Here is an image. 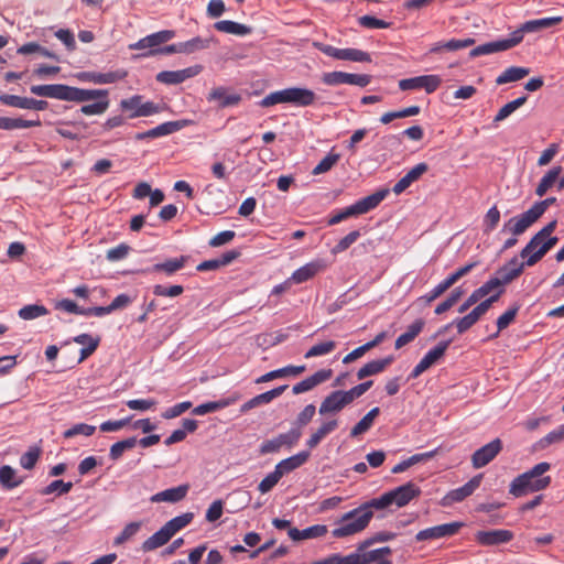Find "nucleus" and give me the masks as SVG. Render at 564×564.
<instances>
[{
  "label": "nucleus",
  "instance_id": "obj_1",
  "mask_svg": "<svg viewBox=\"0 0 564 564\" xmlns=\"http://www.w3.org/2000/svg\"><path fill=\"white\" fill-rule=\"evenodd\" d=\"M393 496H381L345 512L335 522L332 530L334 539H345L362 532L373 517V509L382 510L390 507Z\"/></svg>",
  "mask_w": 564,
  "mask_h": 564
},
{
  "label": "nucleus",
  "instance_id": "obj_2",
  "mask_svg": "<svg viewBox=\"0 0 564 564\" xmlns=\"http://www.w3.org/2000/svg\"><path fill=\"white\" fill-rule=\"evenodd\" d=\"M317 100L316 94L304 87H289L272 91L261 99L259 105L268 108L278 104H291L296 107H310Z\"/></svg>",
  "mask_w": 564,
  "mask_h": 564
},
{
  "label": "nucleus",
  "instance_id": "obj_3",
  "mask_svg": "<svg viewBox=\"0 0 564 564\" xmlns=\"http://www.w3.org/2000/svg\"><path fill=\"white\" fill-rule=\"evenodd\" d=\"M556 202V197H547L534 203L527 212L507 220L502 226L501 232H509L514 236L524 234Z\"/></svg>",
  "mask_w": 564,
  "mask_h": 564
},
{
  "label": "nucleus",
  "instance_id": "obj_4",
  "mask_svg": "<svg viewBox=\"0 0 564 564\" xmlns=\"http://www.w3.org/2000/svg\"><path fill=\"white\" fill-rule=\"evenodd\" d=\"M551 465L546 462L536 464L530 470L519 475L510 485L509 494H520L523 491H541L549 487L550 476H544Z\"/></svg>",
  "mask_w": 564,
  "mask_h": 564
},
{
  "label": "nucleus",
  "instance_id": "obj_5",
  "mask_svg": "<svg viewBox=\"0 0 564 564\" xmlns=\"http://www.w3.org/2000/svg\"><path fill=\"white\" fill-rule=\"evenodd\" d=\"M388 194L389 189L387 188L377 191L376 193L357 200L355 204L333 214L327 224L333 226L348 219L349 217L367 214L368 212L379 206V204L387 197Z\"/></svg>",
  "mask_w": 564,
  "mask_h": 564
},
{
  "label": "nucleus",
  "instance_id": "obj_6",
  "mask_svg": "<svg viewBox=\"0 0 564 564\" xmlns=\"http://www.w3.org/2000/svg\"><path fill=\"white\" fill-rule=\"evenodd\" d=\"M30 90L36 96L75 102H86L87 99L93 97L89 93L83 91L82 88L64 84L33 85Z\"/></svg>",
  "mask_w": 564,
  "mask_h": 564
},
{
  "label": "nucleus",
  "instance_id": "obj_7",
  "mask_svg": "<svg viewBox=\"0 0 564 564\" xmlns=\"http://www.w3.org/2000/svg\"><path fill=\"white\" fill-rule=\"evenodd\" d=\"M142 95H133L120 101V109L128 112V118L150 117L162 111V107L153 101H143Z\"/></svg>",
  "mask_w": 564,
  "mask_h": 564
},
{
  "label": "nucleus",
  "instance_id": "obj_8",
  "mask_svg": "<svg viewBox=\"0 0 564 564\" xmlns=\"http://www.w3.org/2000/svg\"><path fill=\"white\" fill-rule=\"evenodd\" d=\"M313 46L324 53L325 55L340 61H350L359 63H370L371 56L369 53L358 48H337L329 44L322 42H314Z\"/></svg>",
  "mask_w": 564,
  "mask_h": 564
},
{
  "label": "nucleus",
  "instance_id": "obj_9",
  "mask_svg": "<svg viewBox=\"0 0 564 564\" xmlns=\"http://www.w3.org/2000/svg\"><path fill=\"white\" fill-rule=\"evenodd\" d=\"M398 85L402 91L422 89L430 95L440 88L442 78L438 75H421L401 79Z\"/></svg>",
  "mask_w": 564,
  "mask_h": 564
},
{
  "label": "nucleus",
  "instance_id": "obj_10",
  "mask_svg": "<svg viewBox=\"0 0 564 564\" xmlns=\"http://www.w3.org/2000/svg\"><path fill=\"white\" fill-rule=\"evenodd\" d=\"M463 522L455 521L451 523H443L435 527L426 528L424 530L419 531L415 534V540L417 542H421L449 538L457 534L458 531L463 528Z\"/></svg>",
  "mask_w": 564,
  "mask_h": 564
},
{
  "label": "nucleus",
  "instance_id": "obj_11",
  "mask_svg": "<svg viewBox=\"0 0 564 564\" xmlns=\"http://www.w3.org/2000/svg\"><path fill=\"white\" fill-rule=\"evenodd\" d=\"M301 436L302 431L300 429H291L286 433H281L276 437L263 442L261 445V453H274L278 452L282 446L292 448L297 444Z\"/></svg>",
  "mask_w": 564,
  "mask_h": 564
},
{
  "label": "nucleus",
  "instance_id": "obj_12",
  "mask_svg": "<svg viewBox=\"0 0 564 564\" xmlns=\"http://www.w3.org/2000/svg\"><path fill=\"white\" fill-rule=\"evenodd\" d=\"M449 344V340L441 341L434 348L429 350L419 361V364L413 368L410 378L415 379L420 377L424 371L435 365L445 355Z\"/></svg>",
  "mask_w": 564,
  "mask_h": 564
},
{
  "label": "nucleus",
  "instance_id": "obj_13",
  "mask_svg": "<svg viewBox=\"0 0 564 564\" xmlns=\"http://www.w3.org/2000/svg\"><path fill=\"white\" fill-rule=\"evenodd\" d=\"M89 93L93 97L86 101L95 100L93 104L84 105L80 112L86 116L102 115L109 107L108 90L106 89H83Z\"/></svg>",
  "mask_w": 564,
  "mask_h": 564
},
{
  "label": "nucleus",
  "instance_id": "obj_14",
  "mask_svg": "<svg viewBox=\"0 0 564 564\" xmlns=\"http://www.w3.org/2000/svg\"><path fill=\"white\" fill-rule=\"evenodd\" d=\"M200 65L189 66L178 70H163L156 74V80L165 85H177L185 82L188 78L195 77L202 72Z\"/></svg>",
  "mask_w": 564,
  "mask_h": 564
},
{
  "label": "nucleus",
  "instance_id": "obj_15",
  "mask_svg": "<svg viewBox=\"0 0 564 564\" xmlns=\"http://www.w3.org/2000/svg\"><path fill=\"white\" fill-rule=\"evenodd\" d=\"M502 442L495 438L488 444L478 448L471 456V463L475 468H481L488 465L501 452Z\"/></svg>",
  "mask_w": 564,
  "mask_h": 564
},
{
  "label": "nucleus",
  "instance_id": "obj_16",
  "mask_svg": "<svg viewBox=\"0 0 564 564\" xmlns=\"http://www.w3.org/2000/svg\"><path fill=\"white\" fill-rule=\"evenodd\" d=\"M175 36V32L172 30H162L145 37L140 39L138 42L129 45L130 50H160L159 46L171 41Z\"/></svg>",
  "mask_w": 564,
  "mask_h": 564
},
{
  "label": "nucleus",
  "instance_id": "obj_17",
  "mask_svg": "<svg viewBox=\"0 0 564 564\" xmlns=\"http://www.w3.org/2000/svg\"><path fill=\"white\" fill-rule=\"evenodd\" d=\"M350 404L348 397L344 390H335L330 392L321 403L318 413L321 415L335 414Z\"/></svg>",
  "mask_w": 564,
  "mask_h": 564
},
{
  "label": "nucleus",
  "instance_id": "obj_18",
  "mask_svg": "<svg viewBox=\"0 0 564 564\" xmlns=\"http://www.w3.org/2000/svg\"><path fill=\"white\" fill-rule=\"evenodd\" d=\"M513 532L510 530L498 529L488 531H478L475 534V540L482 546H494L506 544L513 539Z\"/></svg>",
  "mask_w": 564,
  "mask_h": 564
},
{
  "label": "nucleus",
  "instance_id": "obj_19",
  "mask_svg": "<svg viewBox=\"0 0 564 564\" xmlns=\"http://www.w3.org/2000/svg\"><path fill=\"white\" fill-rule=\"evenodd\" d=\"M0 102L2 105L20 108V109H30V110H45L48 106L45 100H37L28 97H21L17 95L2 94L0 96Z\"/></svg>",
  "mask_w": 564,
  "mask_h": 564
},
{
  "label": "nucleus",
  "instance_id": "obj_20",
  "mask_svg": "<svg viewBox=\"0 0 564 564\" xmlns=\"http://www.w3.org/2000/svg\"><path fill=\"white\" fill-rule=\"evenodd\" d=\"M356 553L359 557L360 564H392V561L390 560L392 550L389 546H383L373 550H360L359 545Z\"/></svg>",
  "mask_w": 564,
  "mask_h": 564
},
{
  "label": "nucleus",
  "instance_id": "obj_21",
  "mask_svg": "<svg viewBox=\"0 0 564 564\" xmlns=\"http://www.w3.org/2000/svg\"><path fill=\"white\" fill-rule=\"evenodd\" d=\"M207 100L216 101L218 107L226 108L237 106L241 101V95L231 88L219 86L209 91Z\"/></svg>",
  "mask_w": 564,
  "mask_h": 564
},
{
  "label": "nucleus",
  "instance_id": "obj_22",
  "mask_svg": "<svg viewBox=\"0 0 564 564\" xmlns=\"http://www.w3.org/2000/svg\"><path fill=\"white\" fill-rule=\"evenodd\" d=\"M332 376H333L332 369H321V370L316 371L314 375H312V376L305 378L304 380L297 382L296 384H294L292 388V392L294 394H301V393L307 392V391L314 389L315 387H317L318 384L324 383L327 380H329L332 378Z\"/></svg>",
  "mask_w": 564,
  "mask_h": 564
},
{
  "label": "nucleus",
  "instance_id": "obj_23",
  "mask_svg": "<svg viewBox=\"0 0 564 564\" xmlns=\"http://www.w3.org/2000/svg\"><path fill=\"white\" fill-rule=\"evenodd\" d=\"M128 76V72L123 68L116 70L99 73V72H85L80 75V78L94 84H113L124 79Z\"/></svg>",
  "mask_w": 564,
  "mask_h": 564
},
{
  "label": "nucleus",
  "instance_id": "obj_24",
  "mask_svg": "<svg viewBox=\"0 0 564 564\" xmlns=\"http://www.w3.org/2000/svg\"><path fill=\"white\" fill-rule=\"evenodd\" d=\"M429 170L425 162L419 163L413 166L403 177H401L393 186L392 191L395 195L402 194L414 182H416Z\"/></svg>",
  "mask_w": 564,
  "mask_h": 564
},
{
  "label": "nucleus",
  "instance_id": "obj_25",
  "mask_svg": "<svg viewBox=\"0 0 564 564\" xmlns=\"http://www.w3.org/2000/svg\"><path fill=\"white\" fill-rule=\"evenodd\" d=\"M525 267V261L519 262L518 258L513 257L510 261H508L503 267H501L497 271V278L499 279L503 286L505 284H508L518 276H520Z\"/></svg>",
  "mask_w": 564,
  "mask_h": 564
},
{
  "label": "nucleus",
  "instance_id": "obj_26",
  "mask_svg": "<svg viewBox=\"0 0 564 564\" xmlns=\"http://www.w3.org/2000/svg\"><path fill=\"white\" fill-rule=\"evenodd\" d=\"M324 269L325 264L322 260L312 261L295 270L292 273L290 280L296 284H300L308 281Z\"/></svg>",
  "mask_w": 564,
  "mask_h": 564
},
{
  "label": "nucleus",
  "instance_id": "obj_27",
  "mask_svg": "<svg viewBox=\"0 0 564 564\" xmlns=\"http://www.w3.org/2000/svg\"><path fill=\"white\" fill-rule=\"evenodd\" d=\"M328 532V528L325 524H315L303 530H299L296 528H290L288 531V535L293 541H302L310 539H317L326 535Z\"/></svg>",
  "mask_w": 564,
  "mask_h": 564
},
{
  "label": "nucleus",
  "instance_id": "obj_28",
  "mask_svg": "<svg viewBox=\"0 0 564 564\" xmlns=\"http://www.w3.org/2000/svg\"><path fill=\"white\" fill-rule=\"evenodd\" d=\"M393 356H388L382 359H376L364 365L357 372L358 380H362L367 377L381 373L393 362Z\"/></svg>",
  "mask_w": 564,
  "mask_h": 564
},
{
  "label": "nucleus",
  "instance_id": "obj_29",
  "mask_svg": "<svg viewBox=\"0 0 564 564\" xmlns=\"http://www.w3.org/2000/svg\"><path fill=\"white\" fill-rule=\"evenodd\" d=\"M550 251L546 243L544 242V239L540 241L539 243L534 245L533 247H529V242L527 246L521 250L520 257L525 259L527 267H533L539 261L542 260V258Z\"/></svg>",
  "mask_w": 564,
  "mask_h": 564
},
{
  "label": "nucleus",
  "instance_id": "obj_30",
  "mask_svg": "<svg viewBox=\"0 0 564 564\" xmlns=\"http://www.w3.org/2000/svg\"><path fill=\"white\" fill-rule=\"evenodd\" d=\"M310 458V452L308 451H302L291 457H288L283 460H281L275 466V471H280V476L282 477L285 474L291 473L292 470L301 467L303 464L307 462Z\"/></svg>",
  "mask_w": 564,
  "mask_h": 564
},
{
  "label": "nucleus",
  "instance_id": "obj_31",
  "mask_svg": "<svg viewBox=\"0 0 564 564\" xmlns=\"http://www.w3.org/2000/svg\"><path fill=\"white\" fill-rule=\"evenodd\" d=\"M338 427V421L336 419L323 422L319 427L313 432L310 438L306 441V446L310 449L315 448L318 444L332 432Z\"/></svg>",
  "mask_w": 564,
  "mask_h": 564
},
{
  "label": "nucleus",
  "instance_id": "obj_32",
  "mask_svg": "<svg viewBox=\"0 0 564 564\" xmlns=\"http://www.w3.org/2000/svg\"><path fill=\"white\" fill-rule=\"evenodd\" d=\"M474 43H475V40L471 37L452 39V40H448L445 42L434 43L430 48V53H440L442 51L455 52V51H459V50L469 47Z\"/></svg>",
  "mask_w": 564,
  "mask_h": 564
},
{
  "label": "nucleus",
  "instance_id": "obj_33",
  "mask_svg": "<svg viewBox=\"0 0 564 564\" xmlns=\"http://www.w3.org/2000/svg\"><path fill=\"white\" fill-rule=\"evenodd\" d=\"M305 366H286V367H283V368H280V369H276V370H272V371H269L264 375H262L261 377H259L256 382L257 383H264V382H269L271 380H274V379H278V378H283V377H289V376H293V377H296L299 375H301L302 372L305 371Z\"/></svg>",
  "mask_w": 564,
  "mask_h": 564
},
{
  "label": "nucleus",
  "instance_id": "obj_34",
  "mask_svg": "<svg viewBox=\"0 0 564 564\" xmlns=\"http://www.w3.org/2000/svg\"><path fill=\"white\" fill-rule=\"evenodd\" d=\"M214 28L219 32L238 36L248 35L252 31L250 26L230 20L218 21L214 24Z\"/></svg>",
  "mask_w": 564,
  "mask_h": 564
},
{
  "label": "nucleus",
  "instance_id": "obj_35",
  "mask_svg": "<svg viewBox=\"0 0 564 564\" xmlns=\"http://www.w3.org/2000/svg\"><path fill=\"white\" fill-rule=\"evenodd\" d=\"M173 535L167 530L165 525H163L159 531L148 538L142 545L144 551H153L160 546L166 544Z\"/></svg>",
  "mask_w": 564,
  "mask_h": 564
},
{
  "label": "nucleus",
  "instance_id": "obj_36",
  "mask_svg": "<svg viewBox=\"0 0 564 564\" xmlns=\"http://www.w3.org/2000/svg\"><path fill=\"white\" fill-rule=\"evenodd\" d=\"M562 172V166H554L551 170H549L539 182L535 194L540 197L544 196L546 192L554 186V184L557 182L560 174Z\"/></svg>",
  "mask_w": 564,
  "mask_h": 564
},
{
  "label": "nucleus",
  "instance_id": "obj_37",
  "mask_svg": "<svg viewBox=\"0 0 564 564\" xmlns=\"http://www.w3.org/2000/svg\"><path fill=\"white\" fill-rule=\"evenodd\" d=\"M425 323L419 318L414 321L406 329L405 333L401 334L394 343L395 349H400L409 343L413 341L415 337L422 332Z\"/></svg>",
  "mask_w": 564,
  "mask_h": 564
},
{
  "label": "nucleus",
  "instance_id": "obj_38",
  "mask_svg": "<svg viewBox=\"0 0 564 564\" xmlns=\"http://www.w3.org/2000/svg\"><path fill=\"white\" fill-rule=\"evenodd\" d=\"M40 126L41 121L39 118L35 120H24L21 118L0 117V129L2 130L28 129Z\"/></svg>",
  "mask_w": 564,
  "mask_h": 564
},
{
  "label": "nucleus",
  "instance_id": "obj_39",
  "mask_svg": "<svg viewBox=\"0 0 564 564\" xmlns=\"http://www.w3.org/2000/svg\"><path fill=\"white\" fill-rule=\"evenodd\" d=\"M187 257L181 256L180 258L169 259L162 263L153 265L154 272H164L167 275L174 274L176 271L183 269L187 262Z\"/></svg>",
  "mask_w": 564,
  "mask_h": 564
},
{
  "label": "nucleus",
  "instance_id": "obj_40",
  "mask_svg": "<svg viewBox=\"0 0 564 564\" xmlns=\"http://www.w3.org/2000/svg\"><path fill=\"white\" fill-rule=\"evenodd\" d=\"M530 69L525 67L511 66L503 70L496 79L498 85L518 82L529 75Z\"/></svg>",
  "mask_w": 564,
  "mask_h": 564
},
{
  "label": "nucleus",
  "instance_id": "obj_41",
  "mask_svg": "<svg viewBox=\"0 0 564 564\" xmlns=\"http://www.w3.org/2000/svg\"><path fill=\"white\" fill-rule=\"evenodd\" d=\"M380 409L378 406L371 409L350 431L351 437H357L366 432H368L375 419L379 415Z\"/></svg>",
  "mask_w": 564,
  "mask_h": 564
},
{
  "label": "nucleus",
  "instance_id": "obj_42",
  "mask_svg": "<svg viewBox=\"0 0 564 564\" xmlns=\"http://www.w3.org/2000/svg\"><path fill=\"white\" fill-rule=\"evenodd\" d=\"M562 21H563V17H561V15L530 20V21L525 22V30H529L530 33H534V32H539L543 29H549L554 25H557Z\"/></svg>",
  "mask_w": 564,
  "mask_h": 564
},
{
  "label": "nucleus",
  "instance_id": "obj_43",
  "mask_svg": "<svg viewBox=\"0 0 564 564\" xmlns=\"http://www.w3.org/2000/svg\"><path fill=\"white\" fill-rule=\"evenodd\" d=\"M528 100L527 96H521L508 104H506L503 107L499 109L497 115L494 118V123L497 126L499 122L507 119L509 116H511L517 109L522 107Z\"/></svg>",
  "mask_w": 564,
  "mask_h": 564
},
{
  "label": "nucleus",
  "instance_id": "obj_44",
  "mask_svg": "<svg viewBox=\"0 0 564 564\" xmlns=\"http://www.w3.org/2000/svg\"><path fill=\"white\" fill-rule=\"evenodd\" d=\"M0 482L4 489H13L22 482V479L17 476L15 469L4 465L0 467Z\"/></svg>",
  "mask_w": 564,
  "mask_h": 564
},
{
  "label": "nucleus",
  "instance_id": "obj_45",
  "mask_svg": "<svg viewBox=\"0 0 564 564\" xmlns=\"http://www.w3.org/2000/svg\"><path fill=\"white\" fill-rule=\"evenodd\" d=\"M210 43L212 39H203L200 36L181 42L182 54H193L195 52L206 50L210 46Z\"/></svg>",
  "mask_w": 564,
  "mask_h": 564
},
{
  "label": "nucleus",
  "instance_id": "obj_46",
  "mask_svg": "<svg viewBox=\"0 0 564 564\" xmlns=\"http://www.w3.org/2000/svg\"><path fill=\"white\" fill-rule=\"evenodd\" d=\"M188 124L187 120H176V121H166L158 127L153 128L155 132V137H164L172 134L176 131H180L181 129L185 128Z\"/></svg>",
  "mask_w": 564,
  "mask_h": 564
},
{
  "label": "nucleus",
  "instance_id": "obj_47",
  "mask_svg": "<svg viewBox=\"0 0 564 564\" xmlns=\"http://www.w3.org/2000/svg\"><path fill=\"white\" fill-rule=\"evenodd\" d=\"M194 519L193 512H186L181 516H177L170 521H167L164 525L174 535L176 532L188 525Z\"/></svg>",
  "mask_w": 564,
  "mask_h": 564
},
{
  "label": "nucleus",
  "instance_id": "obj_48",
  "mask_svg": "<svg viewBox=\"0 0 564 564\" xmlns=\"http://www.w3.org/2000/svg\"><path fill=\"white\" fill-rule=\"evenodd\" d=\"M19 317L24 321L34 319L48 314V310L44 305L31 304L25 305L19 311Z\"/></svg>",
  "mask_w": 564,
  "mask_h": 564
},
{
  "label": "nucleus",
  "instance_id": "obj_49",
  "mask_svg": "<svg viewBox=\"0 0 564 564\" xmlns=\"http://www.w3.org/2000/svg\"><path fill=\"white\" fill-rule=\"evenodd\" d=\"M231 403H232V400H230V399H225V400H219V401H214V402H206V403L199 404L196 408H194L193 414L205 415L207 413H212L217 410L224 409V408L230 405Z\"/></svg>",
  "mask_w": 564,
  "mask_h": 564
},
{
  "label": "nucleus",
  "instance_id": "obj_50",
  "mask_svg": "<svg viewBox=\"0 0 564 564\" xmlns=\"http://www.w3.org/2000/svg\"><path fill=\"white\" fill-rule=\"evenodd\" d=\"M336 341L334 340H327L323 343H318L314 346H312L304 355L305 358H313V357H319L325 356L330 352H333L336 348Z\"/></svg>",
  "mask_w": 564,
  "mask_h": 564
},
{
  "label": "nucleus",
  "instance_id": "obj_51",
  "mask_svg": "<svg viewBox=\"0 0 564 564\" xmlns=\"http://www.w3.org/2000/svg\"><path fill=\"white\" fill-rule=\"evenodd\" d=\"M135 444H137L135 437H129V438H126L123 441L112 444L110 447V452H109L110 458L112 460L119 459L126 451L133 448L135 446Z\"/></svg>",
  "mask_w": 564,
  "mask_h": 564
},
{
  "label": "nucleus",
  "instance_id": "obj_52",
  "mask_svg": "<svg viewBox=\"0 0 564 564\" xmlns=\"http://www.w3.org/2000/svg\"><path fill=\"white\" fill-rule=\"evenodd\" d=\"M562 441H564V423L542 437L538 442V445L541 449H544L550 445L560 443Z\"/></svg>",
  "mask_w": 564,
  "mask_h": 564
},
{
  "label": "nucleus",
  "instance_id": "obj_53",
  "mask_svg": "<svg viewBox=\"0 0 564 564\" xmlns=\"http://www.w3.org/2000/svg\"><path fill=\"white\" fill-rule=\"evenodd\" d=\"M502 44L500 40L478 45L469 52L470 57H478L481 55H489L497 52H502Z\"/></svg>",
  "mask_w": 564,
  "mask_h": 564
},
{
  "label": "nucleus",
  "instance_id": "obj_54",
  "mask_svg": "<svg viewBox=\"0 0 564 564\" xmlns=\"http://www.w3.org/2000/svg\"><path fill=\"white\" fill-rule=\"evenodd\" d=\"M340 159L338 153H328L319 163L313 169V175H319L328 172Z\"/></svg>",
  "mask_w": 564,
  "mask_h": 564
},
{
  "label": "nucleus",
  "instance_id": "obj_55",
  "mask_svg": "<svg viewBox=\"0 0 564 564\" xmlns=\"http://www.w3.org/2000/svg\"><path fill=\"white\" fill-rule=\"evenodd\" d=\"M476 323L477 321L474 318V316L470 313H468L467 315L458 317L454 319L452 323L444 326V329H448L449 327L455 326L457 333L462 335L466 333L469 328H471Z\"/></svg>",
  "mask_w": 564,
  "mask_h": 564
},
{
  "label": "nucleus",
  "instance_id": "obj_56",
  "mask_svg": "<svg viewBox=\"0 0 564 564\" xmlns=\"http://www.w3.org/2000/svg\"><path fill=\"white\" fill-rule=\"evenodd\" d=\"M360 237L359 230H352L344 238H341L332 249L333 254L341 253L346 251L352 243H355Z\"/></svg>",
  "mask_w": 564,
  "mask_h": 564
},
{
  "label": "nucleus",
  "instance_id": "obj_57",
  "mask_svg": "<svg viewBox=\"0 0 564 564\" xmlns=\"http://www.w3.org/2000/svg\"><path fill=\"white\" fill-rule=\"evenodd\" d=\"M519 311V306H512L508 308L502 315H500L497 319V333L494 337H497L499 333L506 329L516 318L517 313Z\"/></svg>",
  "mask_w": 564,
  "mask_h": 564
},
{
  "label": "nucleus",
  "instance_id": "obj_58",
  "mask_svg": "<svg viewBox=\"0 0 564 564\" xmlns=\"http://www.w3.org/2000/svg\"><path fill=\"white\" fill-rule=\"evenodd\" d=\"M397 538V533L390 531H380L360 543V550L369 549L375 543L388 542Z\"/></svg>",
  "mask_w": 564,
  "mask_h": 564
},
{
  "label": "nucleus",
  "instance_id": "obj_59",
  "mask_svg": "<svg viewBox=\"0 0 564 564\" xmlns=\"http://www.w3.org/2000/svg\"><path fill=\"white\" fill-rule=\"evenodd\" d=\"M524 33H530L529 30H525V22L521 24V26L513 31L509 39L500 40L502 44L503 51L512 48L522 42Z\"/></svg>",
  "mask_w": 564,
  "mask_h": 564
},
{
  "label": "nucleus",
  "instance_id": "obj_60",
  "mask_svg": "<svg viewBox=\"0 0 564 564\" xmlns=\"http://www.w3.org/2000/svg\"><path fill=\"white\" fill-rule=\"evenodd\" d=\"M499 290H503L502 284L498 278L494 276V278H490L487 282H485L480 288H478L474 291L476 292L478 297L481 300L485 296L489 295L491 292L496 293Z\"/></svg>",
  "mask_w": 564,
  "mask_h": 564
},
{
  "label": "nucleus",
  "instance_id": "obj_61",
  "mask_svg": "<svg viewBox=\"0 0 564 564\" xmlns=\"http://www.w3.org/2000/svg\"><path fill=\"white\" fill-rule=\"evenodd\" d=\"M95 431H96V427L94 425H89L86 423H79V424H76L73 427L66 430L63 435L65 438H72L79 434L85 435V436H90L95 433Z\"/></svg>",
  "mask_w": 564,
  "mask_h": 564
},
{
  "label": "nucleus",
  "instance_id": "obj_62",
  "mask_svg": "<svg viewBox=\"0 0 564 564\" xmlns=\"http://www.w3.org/2000/svg\"><path fill=\"white\" fill-rule=\"evenodd\" d=\"M41 455V449L39 447H31L26 453H24L20 457V465L24 469H32L36 462L39 460Z\"/></svg>",
  "mask_w": 564,
  "mask_h": 564
},
{
  "label": "nucleus",
  "instance_id": "obj_63",
  "mask_svg": "<svg viewBox=\"0 0 564 564\" xmlns=\"http://www.w3.org/2000/svg\"><path fill=\"white\" fill-rule=\"evenodd\" d=\"M346 78L347 73L340 70L328 72L322 75V82L327 86H338L346 84Z\"/></svg>",
  "mask_w": 564,
  "mask_h": 564
},
{
  "label": "nucleus",
  "instance_id": "obj_64",
  "mask_svg": "<svg viewBox=\"0 0 564 564\" xmlns=\"http://www.w3.org/2000/svg\"><path fill=\"white\" fill-rule=\"evenodd\" d=\"M286 389H288L286 384L280 386L270 391L258 394L253 398H254L256 402L258 403V405L268 404L271 401H273L274 399H276L278 397H280Z\"/></svg>",
  "mask_w": 564,
  "mask_h": 564
}]
</instances>
